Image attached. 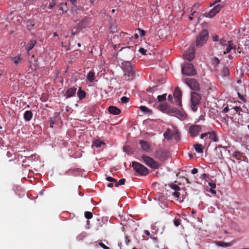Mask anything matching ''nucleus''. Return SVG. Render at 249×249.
<instances>
[{
    "label": "nucleus",
    "mask_w": 249,
    "mask_h": 249,
    "mask_svg": "<svg viewBox=\"0 0 249 249\" xmlns=\"http://www.w3.org/2000/svg\"><path fill=\"white\" fill-rule=\"evenodd\" d=\"M124 76L126 80H131L135 78L134 67L130 61H125L122 63Z\"/></svg>",
    "instance_id": "obj_1"
},
{
    "label": "nucleus",
    "mask_w": 249,
    "mask_h": 249,
    "mask_svg": "<svg viewBox=\"0 0 249 249\" xmlns=\"http://www.w3.org/2000/svg\"><path fill=\"white\" fill-rule=\"evenodd\" d=\"M208 32L206 30H202L197 36L196 39V46L198 47H202L208 39Z\"/></svg>",
    "instance_id": "obj_2"
},
{
    "label": "nucleus",
    "mask_w": 249,
    "mask_h": 249,
    "mask_svg": "<svg viewBox=\"0 0 249 249\" xmlns=\"http://www.w3.org/2000/svg\"><path fill=\"white\" fill-rule=\"evenodd\" d=\"M132 166L134 171L141 175L146 176L149 173L148 169L138 162L133 161Z\"/></svg>",
    "instance_id": "obj_3"
},
{
    "label": "nucleus",
    "mask_w": 249,
    "mask_h": 249,
    "mask_svg": "<svg viewBox=\"0 0 249 249\" xmlns=\"http://www.w3.org/2000/svg\"><path fill=\"white\" fill-rule=\"evenodd\" d=\"M201 96L195 92H192L191 94V107L194 111H196L198 105L200 104Z\"/></svg>",
    "instance_id": "obj_4"
},
{
    "label": "nucleus",
    "mask_w": 249,
    "mask_h": 249,
    "mask_svg": "<svg viewBox=\"0 0 249 249\" xmlns=\"http://www.w3.org/2000/svg\"><path fill=\"white\" fill-rule=\"evenodd\" d=\"M154 157L160 161H163L169 157V153L167 150L159 149L154 153Z\"/></svg>",
    "instance_id": "obj_5"
},
{
    "label": "nucleus",
    "mask_w": 249,
    "mask_h": 249,
    "mask_svg": "<svg viewBox=\"0 0 249 249\" xmlns=\"http://www.w3.org/2000/svg\"><path fill=\"white\" fill-rule=\"evenodd\" d=\"M181 71L183 74L188 76H193L196 73L194 66L191 63H187L182 66Z\"/></svg>",
    "instance_id": "obj_6"
},
{
    "label": "nucleus",
    "mask_w": 249,
    "mask_h": 249,
    "mask_svg": "<svg viewBox=\"0 0 249 249\" xmlns=\"http://www.w3.org/2000/svg\"><path fill=\"white\" fill-rule=\"evenodd\" d=\"M142 159L144 163L151 168L158 169L160 167L159 163L150 157L143 155L142 157Z\"/></svg>",
    "instance_id": "obj_7"
},
{
    "label": "nucleus",
    "mask_w": 249,
    "mask_h": 249,
    "mask_svg": "<svg viewBox=\"0 0 249 249\" xmlns=\"http://www.w3.org/2000/svg\"><path fill=\"white\" fill-rule=\"evenodd\" d=\"M185 83L193 90L199 89V84L196 80L192 78L185 79Z\"/></svg>",
    "instance_id": "obj_8"
},
{
    "label": "nucleus",
    "mask_w": 249,
    "mask_h": 249,
    "mask_svg": "<svg viewBox=\"0 0 249 249\" xmlns=\"http://www.w3.org/2000/svg\"><path fill=\"white\" fill-rule=\"evenodd\" d=\"M224 7V5L217 4L215 5L212 9H211L208 13L204 14V16L207 18H213L216 14L219 13L220 10Z\"/></svg>",
    "instance_id": "obj_9"
},
{
    "label": "nucleus",
    "mask_w": 249,
    "mask_h": 249,
    "mask_svg": "<svg viewBox=\"0 0 249 249\" xmlns=\"http://www.w3.org/2000/svg\"><path fill=\"white\" fill-rule=\"evenodd\" d=\"M202 129L201 125H192L189 127V132L190 135L192 137H197Z\"/></svg>",
    "instance_id": "obj_10"
},
{
    "label": "nucleus",
    "mask_w": 249,
    "mask_h": 249,
    "mask_svg": "<svg viewBox=\"0 0 249 249\" xmlns=\"http://www.w3.org/2000/svg\"><path fill=\"white\" fill-rule=\"evenodd\" d=\"M176 103L177 105L179 107H182L181 103V98H182V92L180 89L178 87H177L174 92L173 94Z\"/></svg>",
    "instance_id": "obj_11"
},
{
    "label": "nucleus",
    "mask_w": 249,
    "mask_h": 249,
    "mask_svg": "<svg viewBox=\"0 0 249 249\" xmlns=\"http://www.w3.org/2000/svg\"><path fill=\"white\" fill-rule=\"evenodd\" d=\"M91 22V18L85 17L84 18L78 25V29L82 30L89 26Z\"/></svg>",
    "instance_id": "obj_12"
},
{
    "label": "nucleus",
    "mask_w": 249,
    "mask_h": 249,
    "mask_svg": "<svg viewBox=\"0 0 249 249\" xmlns=\"http://www.w3.org/2000/svg\"><path fill=\"white\" fill-rule=\"evenodd\" d=\"M158 109L163 112H173L175 113L177 112V109L175 108H170L167 103H160L158 105Z\"/></svg>",
    "instance_id": "obj_13"
},
{
    "label": "nucleus",
    "mask_w": 249,
    "mask_h": 249,
    "mask_svg": "<svg viewBox=\"0 0 249 249\" xmlns=\"http://www.w3.org/2000/svg\"><path fill=\"white\" fill-rule=\"evenodd\" d=\"M164 137L167 140H170L172 139L173 137H175L177 139V137H178L179 133L176 130H174L172 131L170 129H168L165 133H164Z\"/></svg>",
    "instance_id": "obj_14"
},
{
    "label": "nucleus",
    "mask_w": 249,
    "mask_h": 249,
    "mask_svg": "<svg viewBox=\"0 0 249 249\" xmlns=\"http://www.w3.org/2000/svg\"><path fill=\"white\" fill-rule=\"evenodd\" d=\"M184 59L191 61L195 57V50L193 48H190L188 50L185 51L183 54Z\"/></svg>",
    "instance_id": "obj_15"
},
{
    "label": "nucleus",
    "mask_w": 249,
    "mask_h": 249,
    "mask_svg": "<svg viewBox=\"0 0 249 249\" xmlns=\"http://www.w3.org/2000/svg\"><path fill=\"white\" fill-rule=\"evenodd\" d=\"M139 143L143 151L147 152H149L151 151V146L148 142L144 140H140Z\"/></svg>",
    "instance_id": "obj_16"
},
{
    "label": "nucleus",
    "mask_w": 249,
    "mask_h": 249,
    "mask_svg": "<svg viewBox=\"0 0 249 249\" xmlns=\"http://www.w3.org/2000/svg\"><path fill=\"white\" fill-rule=\"evenodd\" d=\"M228 45L225 51L224 52V53H230L231 50H233L234 53H235V47L236 46L234 45L231 41H229L228 42Z\"/></svg>",
    "instance_id": "obj_17"
},
{
    "label": "nucleus",
    "mask_w": 249,
    "mask_h": 249,
    "mask_svg": "<svg viewBox=\"0 0 249 249\" xmlns=\"http://www.w3.org/2000/svg\"><path fill=\"white\" fill-rule=\"evenodd\" d=\"M76 90L77 89L74 87L68 89L66 91L67 98L72 97L75 94Z\"/></svg>",
    "instance_id": "obj_18"
},
{
    "label": "nucleus",
    "mask_w": 249,
    "mask_h": 249,
    "mask_svg": "<svg viewBox=\"0 0 249 249\" xmlns=\"http://www.w3.org/2000/svg\"><path fill=\"white\" fill-rule=\"evenodd\" d=\"M207 136H208L209 139L211 140L213 142H216L218 140L216 133L213 131L208 132Z\"/></svg>",
    "instance_id": "obj_19"
},
{
    "label": "nucleus",
    "mask_w": 249,
    "mask_h": 249,
    "mask_svg": "<svg viewBox=\"0 0 249 249\" xmlns=\"http://www.w3.org/2000/svg\"><path fill=\"white\" fill-rule=\"evenodd\" d=\"M108 110L110 113L113 115H118L121 113L120 109L115 106L109 107Z\"/></svg>",
    "instance_id": "obj_20"
},
{
    "label": "nucleus",
    "mask_w": 249,
    "mask_h": 249,
    "mask_svg": "<svg viewBox=\"0 0 249 249\" xmlns=\"http://www.w3.org/2000/svg\"><path fill=\"white\" fill-rule=\"evenodd\" d=\"M33 117V113L30 110L26 111L24 114V119L27 122L30 121Z\"/></svg>",
    "instance_id": "obj_21"
},
{
    "label": "nucleus",
    "mask_w": 249,
    "mask_h": 249,
    "mask_svg": "<svg viewBox=\"0 0 249 249\" xmlns=\"http://www.w3.org/2000/svg\"><path fill=\"white\" fill-rule=\"evenodd\" d=\"M36 43V40H33V39L29 41V42L28 43L27 47H26V49L27 50L28 54H29V51L30 50H31L34 48Z\"/></svg>",
    "instance_id": "obj_22"
},
{
    "label": "nucleus",
    "mask_w": 249,
    "mask_h": 249,
    "mask_svg": "<svg viewBox=\"0 0 249 249\" xmlns=\"http://www.w3.org/2000/svg\"><path fill=\"white\" fill-rule=\"evenodd\" d=\"M194 147L196 152L201 153L203 152V147L202 144L196 143L194 145Z\"/></svg>",
    "instance_id": "obj_23"
},
{
    "label": "nucleus",
    "mask_w": 249,
    "mask_h": 249,
    "mask_svg": "<svg viewBox=\"0 0 249 249\" xmlns=\"http://www.w3.org/2000/svg\"><path fill=\"white\" fill-rule=\"evenodd\" d=\"M215 243L217 246L222 247H228L232 245L231 243H225L222 241H216Z\"/></svg>",
    "instance_id": "obj_24"
},
{
    "label": "nucleus",
    "mask_w": 249,
    "mask_h": 249,
    "mask_svg": "<svg viewBox=\"0 0 249 249\" xmlns=\"http://www.w3.org/2000/svg\"><path fill=\"white\" fill-rule=\"evenodd\" d=\"M102 145H105V143L102 141H100L99 140H95L93 142L92 147L95 146L96 147L98 148L101 147Z\"/></svg>",
    "instance_id": "obj_25"
},
{
    "label": "nucleus",
    "mask_w": 249,
    "mask_h": 249,
    "mask_svg": "<svg viewBox=\"0 0 249 249\" xmlns=\"http://www.w3.org/2000/svg\"><path fill=\"white\" fill-rule=\"evenodd\" d=\"M95 73L93 71H90L87 74V78L88 81L92 82L94 79Z\"/></svg>",
    "instance_id": "obj_26"
},
{
    "label": "nucleus",
    "mask_w": 249,
    "mask_h": 249,
    "mask_svg": "<svg viewBox=\"0 0 249 249\" xmlns=\"http://www.w3.org/2000/svg\"><path fill=\"white\" fill-rule=\"evenodd\" d=\"M86 93L84 90H83L81 89V88H80L77 92V96L79 99H82L86 97Z\"/></svg>",
    "instance_id": "obj_27"
},
{
    "label": "nucleus",
    "mask_w": 249,
    "mask_h": 249,
    "mask_svg": "<svg viewBox=\"0 0 249 249\" xmlns=\"http://www.w3.org/2000/svg\"><path fill=\"white\" fill-rule=\"evenodd\" d=\"M57 7L59 10L62 11H66L67 10V3H61L58 5H57Z\"/></svg>",
    "instance_id": "obj_28"
},
{
    "label": "nucleus",
    "mask_w": 249,
    "mask_h": 249,
    "mask_svg": "<svg viewBox=\"0 0 249 249\" xmlns=\"http://www.w3.org/2000/svg\"><path fill=\"white\" fill-rule=\"evenodd\" d=\"M140 109L142 111L144 112V113H150L151 114L152 113V111L151 109H149L148 108L146 107L145 106H142L140 107Z\"/></svg>",
    "instance_id": "obj_29"
},
{
    "label": "nucleus",
    "mask_w": 249,
    "mask_h": 249,
    "mask_svg": "<svg viewBox=\"0 0 249 249\" xmlns=\"http://www.w3.org/2000/svg\"><path fill=\"white\" fill-rule=\"evenodd\" d=\"M222 74L223 76H228L230 75V71L227 67H224L223 68Z\"/></svg>",
    "instance_id": "obj_30"
},
{
    "label": "nucleus",
    "mask_w": 249,
    "mask_h": 249,
    "mask_svg": "<svg viewBox=\"0 0 249 249\" xmlns=\"http://www.w3.org/2000/svg\"><path fill=\"white\" fill-rule=\"evenodd\" d=\"M125 178H122L118 181L117 180V182H116L115 184L114 185V186L115 187H118L119 185H123L125 184Z\"/></svg>",
    "instance_id": "obj_31"
},
{
    "label": "nucleus",
    "mask_w": 249,
    "mask_h": 249,
    "mask_svg": "<svg viewBox=\"0 0 249 249\" xmlns=\"http://www.w3.org/2000/svg\"><path fill=\"white\" fill-rule=\"evenodd\" d=\"M56 0H50L49 5L48 6V8L49 9H52L53 7H54L56 4Z\"/></svg>",
    "instance_id": "obj_32"
},
{
    "label": "nucleus",
    "mask_w": 249,
    "mask_h": 249,
    "mask_svg": "<svg viewBox=\"0 0 249 249\" xmlns=\"http://www.w3.org/2000/svg\"><path fill=\"white\" fill-rule=\"evenodd\" d=\"M235 111L236 113H237L239 115H241V112H243L242 109L239 107H235L232 108Z\"/></svg>",
    "instance_id": "obj_33"
},
{
    "label": "nucleus",
    "mask_w": 249,
    "mask_h": 249,
    "mask_svg": "<svg viewBox=\"0 0 249 249\" xmlns=\"http://www.w3.org/2000/svg\"><path fill=\"white\" fill-rule=\"evenodd\" d=\"M170 187L175 190V191H178L180 190V188L177 185L174 184H171L169 185Z\"/></svg>",
    "instance_id": "obj_34"
},
{
    "label": "nucleus",
    "mask_w": 249,
    "mask_h": 249,
    "mask_svg": "<svg viewBox=\"0 0 249 249\" xmlns=\"http://www.w3.org/2000/svg\"><path fill=\"white\" fill-rule=\"evenodd\" d=\"M166 94H163L161 95H159L158 96V99L159 102H160L166 100Z\"/></svg>",
    "instance_id": "obj_35"
},
{
    "label": "nucleus",
    "mask_w": 249,
    "mask_h": 249,
    "mask_svg": "<svg viewBox=\"0 0 249 249\" xmlns=\"http://www.w3.org/2000/svg\"><path fill=\"white\" fill-rule=\"evenodd\" d=\"M85 216L87 219H89L92 217L93 214L90 212H86L85 213Z\"/></svg>",
    "instance_id": "obj_36"
},
{
    "label": "nucleus",
    "mask_w": 249,
    "mask_h": 249,
    "mask_svg": "<svg viewBox=\"0 0 249 249\" xmlns=\"http://www.w3.org/2000/svg\"><path fill=\"white\" fill-rule=\"evenodd\" d=\"M106 178L107 181L111 182H115L116 183V182H117L116 179H115L112 177H111L107 176Z\"/></svg>",
    "instance_id": "obj_37"
},
{
    "label": "nucleus",
    "mask_w": 249,
    "mask_h": 249,
    "mask_svg": "<svg viewBox=\"0 0 249 249\" xmlns=\"http://www.w3.org/2000/svg\"><path fill=\"white\" fill-rule=\"evenodd\" d=\"M35 63L32 64L31 62L30 61L29 68H30L32 70H35L36 69V61L34 60Z\"/></svg>",
    "instance_id": "obj_38"
},
{
    "label": "nucleus",
    "mask_w": 249,
    "mask_h": 249,
    "mask_svg": "<svg viewBox=\"0 0 249 249\" xmlns=\"http://www.w3.org/2000/svg\"><path fill=\"white\" fill-rule=\"evenodd\" d=\"M121 102L123 103H127L129 102V99L126 96H123L121 99Z\"/></svg>",
    "instance_id": "obj_39"
},
{
    "label": "nucleus",
    "mask_w": 249,
    "mask_h": 249,
    "mask_svg": "<svg viewBox=\"0 0 249 249\" xmlns=\"http://www.w3.org/2000/svg\"><path fill=\"white\" fill-rule=\"evenodd\" d=\"M241 155V153L239 151H234L232 154V157L237 158L238 157Z\"/></svg>",
    "instance_id": "obj_40"
},
{
    "label": "nucleus",
    "mask_w": 249,
    "mask_h": 249,
    "mask_svg": "<svg viewBox=\"0 0 249 249\" xmlns=\"http://www.w3.org/2000/svg\"><path fill=\"white\" fill-rule=\"evenodd\" d=\"M138 31L141 36H143L145 35V32L144 30L138 28Z\"/></svg>",
    "instance_id": "obj_41"
},
{
    "label": "nucleus",
    "mask_w": 249,
    "mask_h": 249,
    "mask_svg": "<svg viewBox=\"0 0 249 249\" xmlns=\"http://www.w3.org/2000/svg\"><path fill=\"white\" fill-rule=\"evenodd\" d=\"M130 49H131V52L133 53L134 52V50H133V47H132H132L128 46V47H123L120 50V51H122L123 50H130Z\"/></svg>",
    "instance_id": "obj_42"
},
{
    "label": "nucleus",
    "mask_w": 249,
    "mask_h": 249,
    "mask_svg": "<svg viewBox=\"0 0 249 249\" xmlns=\"http://www.w3.org/2000/svg\"><path fill=\"white\" fill-rule=\"evenodd\" d=\"M174 223L175 226H178L180 224V220L175 218L174 220Z\"/></svg>",
    "instance_id": "obj_43"
},
{
    "label": "nucleus",
    "mask_w": 249,
    "mask_h": 249,
    "mask_svg": "<svg viewBox=\"0 0 249 249\" xmlns=\"http://www.w3.org/2000/svg\"><path fill=\"white\" fill-rule=\"evenodd\" d=\"M154 88H155V90H157V86H154L152 88H149L147 89V91L149 92H153L154 91Z\"/></svg>",
    "instance_id": "obj_44"
},
{
    "label": "nucleus",
    "mask_w": 249,
    "mask_h": 249,
    "mask_svg": "<svg viewBox=\"0 0 249 249\" xmlns=\"http://www.w3.org/2000/svg\"><path fill=\"white\" fill-rule=\"evenodd\" d=\"M220 63L219 60L217 57H214L213 59V64L217 65Z\"/></svg>",
    "instance_id": "obj_45"
},
{
    "label": "nucleus",
    "mask_w": 249,
    "mask_h": 249,
    "mask_svg": "<svg viewBox=\"0 0 249 249\" xmlns=\"http://www.w3.org/2000/svg\"><path fill=\"white\" fill-rule=\"evenodd\" d=\"M99 245L101 247H102L104 249H110L109 247H108L102 242H100L99 243Z\"/></svg>",
    "instance_id": "obj_46"
},
{
    "label": "nucleus",
    "mask_w": 249,
    "mask_h": 249,
    "mask_svg": "<svg viewBox=\"0 0 249 249\" xmlns=\"http://www.w3.org/2000/svg\"><path fill=\"white\" fill-rule=\"evenodd\" d=\"M20 60V57H17L14 58V62L15 64H18Z\"/></svg>",
    "instance_id": "obj_47"
},
{
    "label": "nucleus",
    "mask_w": 249,
    "mask_h": 249,
    "mask_svg": "<svg viewBox=\"0 0 249 249\" xmlns=\"http://www.w3.org/2000/svg\"><path fill=\"white\" fill-rule=\"evenodd\" d=\"M221 0H215L213 2L210 3V6H213L214 5H215L216 3L220 2Z\"/></svg>",
    "instance_id": "obj_48"
},
{
    "label": "nucleus",
    "mask_w": 249,
    "mask_h": 249,
    "mask_svg": "<svg viewBox=\"0 0 249 249\" xmlns=\"http://www.w3.org/2000/svg\"><path fill=\"white\" fill-rule=\"evenodd\" d=\"M139 52L142 54H145L146 51L143 48H140Z\"/></svg>",
    "instance_id": "obj_49"
},
{
    "label": "nucleus",
    "mask_w": 249,
    "mask_h": 249,
    "mask_svg": "<svg viewBox=\"0 0 249 249\" xmlns=\"http://www.w3.org/2000/svg\"><path fill=\"white\" fill-rule=\"evenodd\" d=\"M238 97L243 102H245L246 101L245 98L243 95H241L239 92H238Z\"/></svg>",
    "instance_id": "obj_50"
},
{
    "label": "nucleus",
    "mask_w": 249,
    "mask_h": 249,
    "mask_svg": "<svg viewBox=\"0 0 249 249\" xmlns=\"http://www.w3.org/2000/svg\"><path fill=\"white\" fill-rule=\"evenodd\" d=\"M173 196L177 198H178L180 196V193L178 191H175L173 193Z\"/></svg>",
    "instance_id": "obj_51"
},
{
    "label": "nucleus",
    "mask_w": 249,
    "mask_h": 249,
    "mask_svg": "<svg viewBox=\"0 0 249 249\" xmlns=\"http://www.w3.org/2000/svg\"><path fill=\"white\" fill-rule=\"evenodd\" d=\"M54 123H55L54 120L52 118H51L50 126L51 127L53 128V125Z\"/></svg>",
    "instance_id": "obj_52"
},
{
    "label": "nucleus",
    "mask_w": 249,
    "mask_h": 249,
    "mask_svg": "<svg viewBox=\"0 0 249 249\" xmlns=\"http://www.w3.org/2000/svg\"><path fill=\"white\" fill-rule=\"evenodd\" d=\"M207 178H208V176L206 174H202L200 176V178L202 179H205Z\"/></svg>",
    "instance_id": "obj_53"
},
{
    "label": "nucleus",
    "mask_w": 249,
    "mask_h": 249,
    "mask_svg": "<svg viewBox=\"0 0 249 249\" xmlns=\"http://www.w3.org/2000/svg\"><path fill=\"white\" fill-rule=\"evenodd\" d=\"M130 240L128 238V236H126L125 237V244L127 245H128V244L130 243Z\"/></svg>",
    "instance_id": "obj_54"
},
{
    "label": "nucleus",
    "mask_w": 249,
    "mask_h": 249,
    "mask_svg": "<svg viewBox=\"0 0 249 249\" xmlns=\"http://www.w3.org/2000/svg\"><path fill=\"white\" fill-rule=\"evenodd\" d=\"M198 172V170L196 168H194L191 171V173L193 174H196Z\"/></svg>",
    "instance_id": "obj_55"
},
{
    "label": "nucleus",
    "mask_w": 249,
    "mask_h": 249,
    "mask_svg": "<svg viewBox=\"0 0 249 249\" xmlns=\"http://www.w3.org/2000/svg\"><path fill=\"white\" fill-rule=\"evenodd\" d=\"M200 6V4L199 3H195L194 6H193V8L192 9V10L194 8H198Z\"/></svg>",
    "instance_id": "obj_56"
},
{
    "label": "nucleus",
    "mask_w": 249,
    "mask_h": 249,
    "mask_svg": "<svg viewBox=\"0 0 249 249\" xmlns=\"http://www.w3.org/2000/svg\"><path fill=\"white\" fill-rule=\"evenodd\" d=\"M213 41H217L219 39V36L217 35H215L213 36Z\"/></svg>",
    "instance_id": "obj_57"
},
{
    "label": "nucleus",
    "mask_w": 249,
    "mask_h": 249,
    "mask_svg": "<svg viewBox=\"0 0 249 249\" xmlns=\"http://www.w3.org/2000/svg\"><path fill=\"white\" fill-rule=\"evenodd\" d=\"M207 136V132L202 133L200 135V138L203 139L204 137Z\"/></svg>",
    "instance_id": "obj_58"
},
{
    "label": "nucleus",
    "mask_w": 249,
    "mask_h": 249,
    "mask_svg": "<svg viewBox=\"0 0 249 249\" xmlns=\"http://www.w3.org/2000/svg\"><path fill=\"white\" fill-rule=\"evenodd\" d=\"M209 185L211 187V189L215 188L216 187V185L213 183H209Z\"/></svg>",
    "instance_id": "obj_59"
},
{
    "label": "nucleus",
    "mask_w": 249,
    "mask_h": 249,
    "mask_svg": "<svg viewBox=\"0 0 249 249\" xmlns=\"http://www.w3.org/2000/svg\"><path fill=\"white\" fill-rule=\"evenodd\" d=\"M35 158H36V156L32 155L30 156H29L28 158L29 160H35Z\"/></svg>",
    "instance_id": "obj_60"
},
{
    "label": "nucleus",
    "mask_w": 249,
    "mask_h": 249,
    "mask_svg": "<svg viewBox=\"0 0 249 249\" xmlns=\"http://www.w3.org/2000/svg\"><path fill=\"white\" fill-rule=\"evenodd\" d=\"M228 111H229V107H225L223 109V110L222 112H224V113H226V112H227Z\"/></svg>",
    "instance_id": "obj_61"
},
{
    "label": "nucleus",
    "mask_w": 249,
    "mask_h": 249,
    "mask_svg": "<svg viewBox=\"0 0 249 249\" xmlns=\"http://www.w3.org/2000/svg\"><path fill=\"white\" fill-rule=\"evenodd\" d=\"M168 100L169 101H172L173 97L171 94H169L168 97Z\"/></svg>",
    "instance_id": "obj_62"
},
{
    "label": "nucleus",
    "mask_w": 249,
    "mask_h": 249,
    "mask_svg": "<svg viewBox=\"0 0 249 249\" xmlns=\"http://www.w3.org/2000/svg\"><path fill=\"white\" fill-rule=\"evenodd\" d=\"M143 232L145 235H150V232L147 230H144Z\"/></svg>",
    "instance_id": "obj_63"
},
{
    "label": "nucleus",
    "mask_w": 249,
    "mask_h": 249,
    "mask_svg": "<svg viewBox=\"0 0 249 249\" xmlns=\"http://www.w3.org/2000/svg\"><path fill=\"white\" fill-rule=\"evenodd\" d=\"M107 186L108 187L111 188L114 186V185L113 183H109L107 184Z\"/></svg>",
    "instance_id": "obj_64"
}]
</instances>
